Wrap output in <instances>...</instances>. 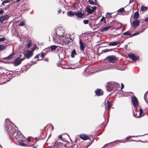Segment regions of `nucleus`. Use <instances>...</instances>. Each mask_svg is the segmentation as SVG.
<instances>
[{
	"label": "nucleus",
	"instance_id": "1a4fd4ad",
	"mask_svg": "<svg viewBox=\"0 0 148 148\" xmlns=\"http://www.w3.org/2000/svg\"><path fill=\"white\" fill-rule=\"evenodd\" d=\"M27 53L25 52L24 53V57L25 58V57L26 56L27 59H29L32 56L33 53L28 50H27Z\"/></svg>",
	"mask_w": 148,
	"mask_h": 148
},
{
	"label": "nucleus",
	"instance_id": "e433bc0d",
	"mask_svg": "<svg viewBox=\"0 0 148 148\" xmlns=\"http://www.w3.org/2000/svg\"><path fill=\"white\" fill-rule=\"evenodd\" d=\"M104 21V23H106V22L105 18L104 17H103L100 20V21Z\"/></svg>",
	"mask_w": 148,
	"mask_h": 148
},
{
	"label": "nucleus",
	"instance_id": "e2e57ef3",
	"mask_svg": "<svg viewBox=\"0 0 148 148\" xmlns=\"http://www.w3.org/2000/svg\"><path fill=\"white\" fill-rule=\"evenodd\" d=\"M44 60L45 61H47V62L48 61V58H45L44 59Z\"/></svg>",
	"mask_w": 148,
	"mask_h": 148
},
{
	"label": "nucleus",
	"instance_id": "f3484780",
	"mask_svg": "<svg viewBox=\"0 0 148 148\" xmlns=\"http://www.w3.org/2000/svg\"><path fill=\"white\" fill-rule=\"evenodd\" d=\"M95 93L98 96H100L103 95L102 90L100 89H97L95 91Z\"/></svg>",
	"mask_w": 148,
	"mask_h": 148
},
{
	"label": "nucleus",
	"instance_id": "3c124183",
	"mask_svg": "<svg viewBox=\"0 0 148 148\" xmlns=\"http://www.w3.org/2000/svg\"><path fill=\"white\" fill-rule=\"evenodd\" d=\"M39 56H40V54H38L34 58H39Z\"/></svg>",
	"mask_w": 148,
	"mask_h": 148
},
{
	"label": "nucleus",
	"instance_id": "bb28decb",
	"mask_svg": "<svg viewBox=\"0 0 148 148\" xmlns=\"http://www.w3.org/2000/svg\"><path fill=\"white\" fill-rule=\"evenodd\" d=\"M6 48L5 46L4 45H0V50L2 51L5 49Z\"/></svg>",
	"mask_w": 148,
	"mask_h": 148
},
{
	"label": "nucleus",
	"instance_id": "f704fd0d",
	"mask_svg": "<svg viewBox=\"0 0 148 148\" xmlns=\"http://www.w3.org/2000/svg\"><path fill=\"white\" fill-rule=\"evenodd\" d=\"M89 22L88 20H84L83 21V23L85 24H88Z\"/></svg>",
	"mask_w": 148,
	"mask_h": 148
},
{
	"label": "nucleus",
	"instance_id": "7c9ffc66",
	"mask_svg": "<svg viewBox=\"0 0 148 148\" xmlns=\"http://www.w3.org/2000/svg\"><path fill=\"white\" fill-rule=\"evenodd\" d=\"M19 145L23 147H27L28 146V145L24 143H19Z\"/></svg>",
	"mask_w": 148,
	"mask_h": 148
},
{
	"label": "nucleus",
	"instance_id": "aec40b11",
	"mask_svg": "<svg viewBox=\"0 0 148 148\" xmlns=\"http://www.w3.org/2000/svg\"><path fill=\"white\" fill-rule=\"evenodd\" d=\"M139 17V14L138 12L137 11L134 14V16L133 18L135 20H137Z\"/></svg>",
	"mask_w": 148,
	"mask_h": 148
},
{
	"label": "nucleus",
	"instance_id": "393cba45",
	"mask_svg": "<svg viewBox=\"0 0 148 148\" xmlns=\"http://www.w3.org/2000/svg\"><path fill=\"white\" fill-rule=\"evenodd\" d=\"M57 46L55 45H52L50 47V49H51V51H54L57 48Z\"/></svg>",
	"mask_w": 148,
	"mask_h": 148
},
{
	"label": "nucleus",
	"instance_id": "c756f323",
	"mask_svg": "<svg viewBox=\"0 0 148 148\" xmlns=\"http://www.w3.org/2000/svg\"><path fill=\"white\" fill-rule=\"evenodd\" d=\"M123 35H131V34L130 33V32L129 31H127L125 32H124Z\"/></svg>",
	"mask_w": 148,
	"mask_h": 148
},
{
	"label": "nucleus",
	"instance_id": "cd10ccee",
	"mask_svg": "<svg viewBox=\"0 0 148 148\" xmlns=\"http://www.w3.org/2000/svg\"><path fill=\"white\" fill-rule=\"evenodd\" d=\"M136 112H138V113L139 116L143 114V110L142 109H140V111L139 112L138 111H136Z\"/></svg>",
	"mask_w": 148,
	"mask_h": 148
},
{
	"label": "nucleus",
	"instance_id": "a19ab883",
	"mask_svg": "<svg viewBox=\"0 0 148 148\" xmlns=\"http://www.w3.org/2000/svg\"><path fill=\"white\" fill-rule=\"evenodd\" d=\"M92 11H93V12L96 10V7H92Z\"/></svg>",
	"mask_w": 148,
	"mask_h": 148
},
{
	"label": "nucleus",
	"instance_id": "5701e85b",
	"mask_svg": "<svg viewBox=\"0 0 148 148\" xmlns=\"http://www.w3.org/2000/svg\"><path fill=\"white\" fill-rule=\"evenodd\" d=\"M77 53L75 49H74L72 51L71 54V56L72 58H74L75 55H76Z\"/></svg>",
	"mask_w": 148,
	"mask_h": 148
},
{
	"label": "nucleus",
	"instance_id": "a878e982",
	"mask_svg": "<svg viewBox=\"0 0 148 148\" xmlns=\"http://www.w3.org/2000/svg\"><path fill=\"white\" fill-rule=\"evenodd\" d=\"M107 103L108 104L107 110H108L111 107V101L109 100H108Z\"/></svg>",
	"mask_w": 148,
	"mask_h": 148
},
{
	"label": "nucleus",
	"instance_id": "052dcab7",
	"mask_svg": "<svg viewBox=\"0 0 148 148\" xmlns=\"http://www.w3.org/2000/svg\"><path fill=\"white\" fill-rule=\"evenodd\" d=\"M5 2L4 1H3V2L2 3V4H1V5H1V6H3V5H4V4H5Z\"/></svg>",
	"mask_w": 148,
	"mask_h": 148
},
{
	"label": "nucleus",
	"instance_id": "13d9d810",
	"mask_svg": "<svg viewBox=\"0 0 148 148\" xmlns=\"http://www.w3.org/2000/svg\"><path fill=\"white\" fill-rule=\"evenodd\" d=\"M134 116H135V117H138L139 116V115H138L137 114V113H136V114L135 113H134Z\"/></svg>",
	"mask_w": 148,
	"mask_h": 148
},
{
	"label": "nucleus",
	"instance_id": "58836bf2",
	"mask_svg": "<svg viewBox=\"0 0 148 148\" xmlns=\"http://www.w3.org/2000/svg\"><path fill=\"white\" fill-rule=\"evenodd\" d=\"M25 25V23L24 21L21 22L19 25V26H22Z\"/></svg>",
	"mask_w": 148,
	"mask_h": 148
},
{
	"label": "nucleus",
	"instance_id": "b1692460",
	"mask_svg": "<svg viewBox=\"0 0 148 148\" xmlns=\"http://www.w3.org/2000/svg\"><path fill=\"white\" fill-rule=\"evenodd\" d=\"M148 9V8L147 7L142 5L140 8V11L145 12Z\"/></svg>",
	"mask_w": 148,
	"mask_h": 148
},
{
	"label": "nucleus",
	"instance_id": "473e14b6",
	"mask_svg": "<svg viewBox=\"0 0 148 148\" xmlns=\"http://www.w3.org/2000/svg\"><path fill=\"white\" fill-rule=\"evenodd\" d=\"M112 50V49H106L103 50L102 51V52H103V53H106V52H107L110 51H111Z\"/></svg>",
	"mask_w": 148,
	"mask_h": 148
},
{
	"label": "nucleus",
	"instance_id": "2f4dec72",
	"mask_svg": "<svg viewBox=\"0 0 148 148\" xmlns=\"http://www.w3.org/2000/svg\"><path fill=\"white\" fill-rule=\"evenodd\" d=\"M88 2H89L90 4L92 5H94L96 4L92 0H88Z\"/></svg>",
	"mask_w": 148,
	"mask_h": 148
},
{
	"label": "nucleus",
	"instance_id": "0e129e2a",
	"mask_svg": "<svg viewBox=\"0 0 148 148\" xmlns=\"http://www.w3.org/2000/svg\"><path fill=\"white\" fill-rule=\"evenodd\" d=\"M27 141H28V142H30L31 141V140H30V139L29 138H28L27 139Z\"/></svg>",
	"mask_w": 148,
	"mask_h": 148
},
{
	"label": "nucleus",
	"instance_id": "37998d69",
	"mask_svg": "<svg viewBox=\"0 0 148 148\" xmlns=\"http://www.w3.org/2000/svg\"><path fill=\"white\" fill-rule=\"evenodd\" d=\"M132 137V136H129L128 137H127V138H125V139L126 140H129Z\"/></svg>",
	"mask_w": 148,
	"mask_h": 148
},
{
	"label": "nucleus",
	"instance_id": "6e6d98bb",
	"mask_svg": "<svg viewBox=\"0 0 148 148\" xmlns=\"http://www.w3.org/2000/svg\"><path fill=\"white\" fill-rule=\"evenodd\" d=\"M145 21L148 23V18H146Z\"/></svg>",
	"mask_w": 148,
	"mask_h": 148
},
{
	"label": "nucleus",
	"instance_id": "f257e3e1",
	"mask_svg": "<svg viewBox=\"0 0 148 148\" xmlns=\"http://www.w3.org/2000/svg\"><path fill=\"white\" fill-rule=\"evenodd\" d=\"M6 130L9 137L11 139L12 135H13L15 131H17V130L11 125H9L8 126H7L6 127Z\"/></svg>",
	"mask_w": 148,
	"mask_h": 148
},
{
	"label": "nucleus",
	"instance_id": "ddd939ff",
	"mask_svg": "<svg viewBox=\"0 0 148 148\" xmlns=\"http://www.w3.org/2000/svg\"><path fill=\"white\" fill-rule=\"evenodd\" d=\"M91 7L90 6L88 5L87 6L85 9V11L87 12L88 14H91L93 13V11H92L91 9Z\"/></svg>",
	"mask_w": 148,
	"mask_h": 148
},
{
	"label": "nucleus",
	"instance_id": "9b49d317",
	"mask_svg": "<svg viewBox=\"0 0 148 148\" xmlns=\"http://www.w3.org/2000/svg\"><path fill=\"white\" fill-rule=\"evenodd\" d=\"M9 16L8 15H6L2 16L0 17V21L1 23H2L3 21H5L6 19H8L9 18Z\"/></svg>",
	"mask_w": 148,
	"mask_h": 148
},
{
	"label": "nucleus",
	"instance_id": "774afa93",
	"mask_svg": "<svg viewBox=\"0 0 148 148\" xmlns=\"http://www.w3.org/2000/svg\"><path fill=\"white\" fill-rule=\"evenodd\" d=\"M21 0H16V1L17 2H19Z\"/></svg>",
	"mask_w": 148,
	"mask_h": 148
},
{
	"label": "nucleus",
	"instance_id": "20e7f679",
	"mask_svg": "<svg viewBox=\"0 0 148 148\" xmlns=\"http://www.w3.org/2000/svg\"><path fill=\"white\" fill-rule=\"evenodd\" d=\"M21 55H20V56L16 58L14 62V66H16L19 65L21 63V62L25 59V58L24 57L21 58Z\"/></svg>",
	"mask_w": 148,
	"mask_h": 148
},
{
	"label": "nucleus",
	"instance_id": "dca6fc26",
	"mask_svg": "<svg viewBox=\"0 0 148 148\" xmlns=\"http://www.w3.org/2000/svg\"><path fill=\"white\" fill-rule=\"evenodd\" d=\"M80 138L84 140H86L90 139L88 136L85 134H81L80 135Z\"/></svg>",
	"mask_w": 148,
	"mask_h": 148
},
{
	"label": "nucleus",
	"instance_id": "72a5a7b5",
	"mask_svg": "<svg viewBox=\"0 0 148 148\" xmlns=\"http://www.w3.org/2000/svg\"><path fill=\"white\" fill-rule=\"evenodd\" d=\"M143 31H144V30H143L142 31L140 30V31H139V32H138L136 33H134L135 34V35L136 36V35H138L139 34H140Z\"/></svg>",
	"mask_w": 148,
	"mask_h": 148
},
{
	"label": "nucleus",
	"instance_id": "4d7b16f0",
	"mask_svg": "<svg viewBox=\"0 0 148 148\" xmlns=\"http://www.w3.org/2000/svg\"><path fill=\"white\" fill-rule=\"evenodd\" d=\"M4 12V10H2L0 11V14H2Z\"/></svg>",
	"mask_w": 148,
	"mask_h": 148
},
{
	"label": "nucleus",
	"instance_id": "8fccbe9b",
	"mask_svg": "<svg viewBox=\"0 0 148 148\" xmlns=\"http://www.w3.org/2000/svg\"><path fill=\"white\" fill-rule=\"evenodd\" d=\"M78 140V139L76 137L75 139V140L74 142V143H76Z\"/></svg>",
	"mask_w": 148,
	"mask_h": 148
},
{
	"label": "nucleus",
	"instance_id": "9d476101",
	"mask_svg": "<svg viewBox=\"0 0 148 148\" xmlns=\"http://www.w3.org/2000/svg\"><path fill=\"white\" fill-rule=\"evenodd\" d=\"M140 24V22L138 20H135L132 23V25L134 28H136Z\"/></svg>",
	"mask_w": 148,
	"mask_h": 148
},
{
	"label": "nucleus",
	"instance_id": "680f3d73",
	"mask_svg": "<svg viewBox=\"0 0 148 148\" xmlns=\"http://www.w3.org/2000/svg\"><path fill=\"white\" fill-rule=\"evenodd\" d=\"M61 12H62V10H61V9H59L58 11V14L60 13Z\"/></svg>",
	"mask_w": 148,
	"mask_h": 148
},
{
	"label": "nucleus",
	"instance_id": "603ef678",
	"mask_svg": "<svg viewBox=\"0 0 148 148\" xmlns=\"http://www.w3.org/2000/svg\"><path fill=\"white\" fill-rule=\"evenodd\" d=\"M135 36V34L134 33L132 34H131V35H130V37H132V36Z\"/></svg>",
	"mask_w": 148,
	"mask_h": 148
},
{
	"label": "nucleus",
	"instance_id": "338daca9",
	"mask_svg": "<svg viewBox=\"0 0 148 148\" xmlns=\"http://www.w3.org/2000/svg\"><path fill=\"white\" fill-rule=\"evenodd\" d=\"M107 14H108V15H109V16H110V17H111V15H110H110H111V13L110 14V13H107Z\"/></svg>",
	"mask_w": 148,
	"mask_h": 148
},
{
	"label": "nucleus",
	"instance_id": "6ab92c4d",
	"mask_svg": "<svg viewBox=\"0 0 148 148\" xmlns=\"http://www.w3.org/2000/svg\"><path fill=\"white\" fill-rule=\"evenodd\" d=\"M118 44V43L116 42H109V44L107 45H104L103 46V47H107L108 46H114L115 45H116Z\"/></svg>",
	"mask_w": 148,
	"mask_h": 148
},
{
	"label": "nucleus",
	"instance_id": "39448f33",
	"mask_svg": "<svg viewBox=\"0 0 148 148\" xmlns=\"http://www.w3.org/2000/svg\"><path fill=\"white\" fill-rule=\"evenodd\" d=\"M63 38L61 36H56L53 39L56 43L63 45Z\"/></svg>",
	"mask_w": 148,
	"mask_h": 148
},
{
	"label": "nucleus",
	"instance_id": "c03bdc74",
	"mask_svg": "<svg viewBox=\"0 0 148 148\" xmlns=\"http://www.w3.org/2000/svg\"><path fill=\"white\" fill-rule=\"evenodd\" d=\"M5 37H2L0 38V41L5 40Z\"/></svg>",
	"mask_w": 148,
	"mask_h": 148
},
{
	"label": "nucleus",
	"instance_id": "0eeeda50",
	"mask_svg": "<svg viewBox=\"0 0 148 148\" xmlns=\"http://www.w3.org/2000/svg\"><path fill=\"white\" fill-rule=\"evenodd\" d=\"M131 100L133 105L134 107H136L137 105H138V100L135 96L132 97Z\"/></svg>",
	"mask_w": 148,
	"mask_h": 148
},
{
	"label": "nucleus",
	"instance_id": "4468645a",
	"mask_svg": "<svg viewBox=\"0 0 148 148\" xmlns=\"http://www.w3.org/2000/svg\"><path fill=\"white\" fill-rule=\"evenodd\" d=\"M71 40L68 38H63V45L64 44H68L69 43L71 42Z\"/></svg>",
	"mask_w": 148,
	"mask_h": 148
},
{
	"label": "nucleus",
	"instance_id": "49530a36",
	"mask_svg": "<svg viewBox=\"0 0 148 148\" xmlns=\"http://www.w3.org/2000/svg\"><path fill=\"white\" fill-rule=\"evenodd\" d=\"M73 148H78V145H74L73 146Z\"/></svg>",
	"mask_w": 148,
	"mask_h": 148
},
{
	"label": "nucleus",
	"instance_id": "4be33fe9",
	"mask_svg": "<svg viewBox=\"0 0 148 148\" xmlns=\"http://www.w3.org/2000/svg\"><path fill=\"white\" fill-rule=\"evenodd\" d=\"M14 53H12L10 54L9 56H8L7 57H5L4 58V60H6L8 59V60H10L13 57V56L14 55Z\"/></svg>",
	"mask_w": 148,
	"mask_h": 148
},
{
	"label": "nucleus",
	"instance_id": "c85d7f7f",
	"mask_svg": "<svg viewBox=\"0 0 148 148\" xmlns=\"http://www.w3.org/2000/svg\"><path fill=\"white\" fill-rule=\"evenodd\" d=\"M124 11V9L123 8H122L118 10L117 11V12L119 13H122Z\"/></svg>",
	"mask_w": 148,
	"mask_h": 148
},
{
	"label": "nucleus",
	"instance_id": "ea45409f",
	"mask_svg": "<svg viewBox=\"0 0 148 148\" xmlns=\"http://www.w3.org/2000/svg\"><path fill=\"white\" fill-rule=\"evenodd\" d=\"M44 50L46 51V52H48L50 51V47H48L47 48H46Z\"/></svg>",
	"mask_w": 148,
	"mask_h": 148
},
{
	"label": "nucleus",
	"instance_id": "2eb2a0df",
	"mask_svg": "<svg viewBox=\"0 0 148 148\" xmlns=\"http://www.w3.org/2000/svg\"><path fill=\"white\" fill-rule=\"evenodd\" d=\"M19 134V132L17 130V131H15L14 132L13 135H12V137L14 138H15L16 139H18V135Z\"/></svg>",
	"mask_w": 148,
	"mask_h": 148
},
{
	"label": "nucleus",
	"instance_id": "f03ea898",
	"mask_svg": "<svg viewBox=\"0 0 148 148\" xmlns=\"http://www.w3.org/2000/svg\"><path fill=\"white\" fill-rule=\"evenodd\" d=\"M116 59V57L115 56H110L107 57L103 61L105 62L106 63H114L115 62Z\"/></svg>",
	"mask_w": 148,
	"mask_h": 148
},
{
	"label": "nucleus",
	"instance_id": "412c9836",
	"mask_svg": "<svg viewBox=\"0 0 148 148\" xmlns=\"http://www.w3.org/2000/svg\"><path fill=\"white\" fill-rule=\"evenodd\" d=\"M112 27V26H107L101 28V32L106 31L109 30Z\"/></svg>",
	"mask_w": 148,
	"mask_h": 148
},
{
	"label": "nucleus",
	"instance_id": "09e8293b",
	"mask_svg": "<svg viewBox=\"0 0 148 148\" xmlns=\"http://www.w3.org/2000/svg\"><path fill=\"white\" fill-rule=\"evenodd\" d=\"M36 46H35L34 47H32V51H34L35 49Z\"/></svg>",
	"mask_w": 148,
	"mask_h": 148
},
{
	"label": "nucleus",
	"instance_id": "5fc2aeb1",
	"mask_svg": "<svg viewBox=\"0 0 148 148\" xmlns=\"http://www.w3.org/2000/svg\"><path fill=\"white\" fill-rule=\"evenodd\" d=\"M121 89H122L124 88V85H123V84L122 83L121 84Z\"/></svg>",
	"mask_w": 148,
	"mask_h": 148
},
{
	"label": "nucleus",
	"instance_id": "de8ad7c7",
	"mask_svg": "<svg viewBox=\"0 0 148 148\" xmlns=\"http://www.w3.org/2000/svg\"><path fill=\"white\" fill-rule=\"evenodd\" d=\"M11 1V0H6V1H4V2L5 3H9Z\"/></svg>",
	"mask_w": 148,
	"mask_h": 148
},
{
	"label": "nucleus",
	"instance_id": "864d4df0",
	"mask_svg": "<svg viewBox=\"0 0 148 148\" xmlns=\"http://www.w3.org/2000/svg\"><path fill=\"white\" fill-rule=\"evenodd\" d=\"M58 138L62 140V135H59L58 136Z\"/></svg>",
	"mask_w": 148,
	"mask_h": 148
},
{
	"label": "nucleus",
	"instance_id": "79ce46f5",
	"mask_svg": "<svg viewBox=\"0 0 148 148\" xmlns=\"http://www.w3.org/2000/svg\"><path fill=\"white\" fill-rule=\"evenodd\" d=\"M119 27L117 28L116 29H120L121 28V27H122V25L121 24H119Z\"/></svg>",
	"mask_w": 148,
	"mask_h": 148
},
{
	"label": "nucleus",
	"instance_id": "a211bd4d",
	"mask_svg": "<svg viewBox=\"0 0 148 148\" xmlns=\"http://www.w3.org/2000/svg\"><path fill=\"white\" fill-rule=\"evenodd\" d=\"M75 12L70 11L67 13V15L68 16L72 17L75 15Z\"/></svg>",
	"mask_w": 148,
	"mask_h": 148
},
{
	"label": "nucleus",
	"instance_id": "c9c22d12",
	"mask_svg": "<svg viewBox=\"0 0 148 148\" xmlns=\"http://www.w3.org/2000/svg\"><path fill=\"white\" fill-rule=\"evenodd\" d=\"M77 2L74 3L72 5L71 7L74 8H76V5H77Z\"/></svg>",
	"mask_w": 148,
	"mask_h": 148
},
{
	"label": "nucleus",
	"instance_id": "4c0bfd02",
	"mask_svg": "<svg viewBox=\"0 0 148 148\" xmlns=\"http://www.w3.org/2000/svg\"><path fill=\"white\" fill-rule=\"evenodd\" d=\"M45 56V54L44 53H42L40 55V57L42 58V59H40V60H42V59H43Z\"/></svg>",
	"mask_w": 148,
	"mask_h": 148
},
{
	"label": "nucleus",
	"instance_id": "a18cd8bd",
	"mask_svg": "<svg viewBox=\"0 0 148 148\" xmlns=\"http://www.w3.org/2000/svg\"><path fill=\"white\" fill-rule=\"evenodd\" d=\"M31 45H32V43L30 42L28 43L27 44V45L28 47L29 48V47H30L31 46Z\"/></svg>",
	"mask_w": 148,
	"mask_h": 148
},
{
	"label": "nucleus",
	"instance_id": "bf43d9fd",
	"mask_svg": "<svg viewBox=\"0 0 148 148\" xmlns=\"http://www.w3.org/2000/svg\"><path fill=\"white\" fill-rule=\"evenodd\" d=\"M127 47H128V46L127 45H125L124 46V48L125 49H127Z\"/></svg>",
	"mask_w": 148,
	"mask_h": 148
},
{
	"label": "nucleus",
	"instance_id": "f8f14e48",
	"mask_svg": "<svg viewBox=\"0 0 148 148\" xmlns=\"http://www.w3.org/2000/svg\"><path fill=\"white\" fill-rule=\"evenodd\" d=\"M75 15L77 17L81 18L84 16V13H82L81 12H75Z\"/></svg>",
	"mask_w": 148,
	"mask_h": 148
},
{
	"label": "nucleus",
	"instance_id": "6e6552de",
	"mask_svg": "<svg viewBox=\"0 0 148 148\" xmlns=\"http://www.w3.org/2000/svg\"><path fill=\"white\" fill-rule=\"evenodd\" d=\"M79 44L80 45V48L81 51H84V49L86 47V45L84 42H83L81 39L79 40Z\"/></svg>",
	"mask_w": 148,
	"mask_h": 148
},
{
	"label": "nucleus",
	"instance_id": "7ed1b4c3",
	"mask_svg": "<svg viewBox=\"0 0 148 148\" xmlns=\"http://www.w3.org/2000/svg\"><path fill=\"white\" fill-rule=\"evenodd\" d=\"M117 83L116 84L115 83H108L107 86L106 88L107 90L108 91H112L113 89L114 86L116 87V85H118Z\"/></svg>",
	"mask_w": 148,
	"mask_h": 148
},
{
	"label": "nucleus",
	"instance_id": "423d86ee",
	"mask_svg": "<svg viewBox=\"0 0 148 148\" xmlns=\"http://www.w3.org/2000/svg\"><path fill=\"white\" fill-rule=\"evenodd\" d=\"M128 56L133 61L136 62L137 60H139L140 58L138 56H136L134 54L130 53L128 54Z\"/></svg>",
	"mask_w": 148,
	"mask_h": 148
},
{
	"label": "nucleus",
	"instance_id": "69168bd1",
	"mask_svg": "<svg viewBox=\"0 0 148 148\" xmlns=\"http://www.w3.org/2000/svg\"><path fill=\"white\" fill-rule=\"evenodd\" d=\"M109 42H108V41H105L104 42V43H106L107 44H108V43H109Z\"/></svg>",
	"mask_w": 148,
	"mask_h": 148
}]
</instances>
